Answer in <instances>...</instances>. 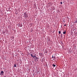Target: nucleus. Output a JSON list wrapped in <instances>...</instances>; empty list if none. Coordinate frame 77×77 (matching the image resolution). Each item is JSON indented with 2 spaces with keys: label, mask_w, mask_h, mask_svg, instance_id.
I'll return each instance as SVG.
<instances>
[{
  "label": "nucleus",
  "mask_w": 77,
  "mask_h": 77,
  "mask_svg": "<svg viewBox=\"0 0 77 77\" xmlns=\"http://www.w3.org/2000/svg\"><path fill=\"white\" fill-rule=\"evenodd\" d=\"M58 33H59V34H60V33H61V31H59L58 32Z\"/></svg>",
  "instance_id": "7"
},
{
  "label": "nucleus",
  "mask_w": 77,
  "mask_h": 77,
  "mask_svg": "<svg viewBox=\"0 0 77 77\" xmlns=\"http://www.w3.org/2000/svg\"><path fill=\"white\" fill-rule=\"evenodd\" d=\"M4 73V72H3V71H1V73H0L1 75H3Z\"/></svg>",
  "instance_id": "2"
},
{
  "label": "nucleus",
  "mask_w": 77,
  "mask_h": 77,
  "mask_svg": "<svg viewBox=\"0 0 77 77\" xmlns=\"http://www.w3.org/2000/svg\"><path fill=\"white\" fill-rule=\"evenodd\" d=\"M36 56H35V55H34V56H33V57H33V58H35V57H36Z\"/></svg>",
  "instance_id": "9"
},
{
  "label": "nucleus",
  "mask_w": 77,
  "mask_h": 77,
  "mask_svg": "<svg viewBox=\"0 0 77 77\" xmlns=\"http://www.w3.org/2000/svg\"><path fill=\"white\" fill-rule=\"evenodd\" d=\"M16 66H16V64H14V67H16Z\"/></svg>",
  "instance_id": "8"
},
{
  "label": "nucleus",
  "mask_w": 77,
  "mask_h": 77,
  "mask_svg": "<svg viewBox=\"0 0 77 77\" xmlns=\"http://www.w3.org/2000/svg\"><path fill=\"white\" fill-rule=\"evenodd\" d=\"M52 66H53V67H55V66H56V65L55 64H53Z\"/></svg>",
  "instance_id": "6"
},
{
  "label": "nucleus",
  "mask_w": 77,
  "mask_h": 77,
  "mask_svg": "<svg viewBox=\"0 0 77 77\" xmlns=\"http://www.w3.org/2000/svg\"><path fill=\"white\" fill-rule=\"evenodd\" d=\"M54 57H53V55L52 56V58H54Z\"/></svg>",
  "instance_id": "17"
},
{
  "label": "nucleus",
  "mask_w": 77,
  "mask_h": 77,
  "mask_svg": "<svg viewBox=\"0 0 77 77\" xmlns=\"http://www.w3.org/2000/svg\"><path fill=\"white\" fill-rule=\"evenodd\" d=\"M37 60V61H38V60Z\"/></svg>",
  "instance_id": "20"
},
{
  "label": "nucleus",
  "mask_w": 77,
  "mask_h": 77,
  "mask_svg": "<svg viewBox=\"0 0 77 77\" xmlns=\"http://www.w3.org/2000/svg\"><path fill=\"white\" fill-rule=\"evenodd\" d=\"M31 56L32 57H33V54H31Z\"/></svg>",
  "instance_id": "5"
},
{
  "label": "nucleus",
  "mask_w": 77,
  "mask_h": 77,
  "mask_svg": "<svg viewBox=\"0 0 77 77\" xmlns=\"http://www.w3.org/2000/svg\"><path fill=\"white\" fill-rule=\"evenodd\" d=\"M36 58V59H38L39 58L38 57H35Z\"/></svg>",
  "instance_id": "13"
},
{
  "label": "nucleus",
  "mask_w": 77,
  "mask_h": 77,
  "mask_svg": "<svg viewBox=\"0 0 77 77\" xmlns=\"http://www.w3.org/2000/svg\"><path fill=\"white\" fill-rule=\"evenodd\" d=\"M64 26H66V24L64 25Z\"/></svg>",
  "instance_id": "16"
},
{
  "label": "nucleus",
  "mask_w": 77,
  "mask_h": 77,
  "mask_svg": "<svg viewBox=\"0 0 77 77\" xmlns=\"http://www.w3.org/2000/svg\"><path fill=\"white\" fill-rule=\"evenodd\" d=\"M20 26V24H18Z\"/></svg>",
  "instance_id": "19"
},
{
  "label": "nucleus",
  "mask_w": 77,
  "mask_h": 77,
  "mask_svg": "<svg viewBox=\"0 0 77 77\" xmlns=\"http://www.w3.org/2000/svg\"><path fill=\"white\" fill-rule=\"evenodd\" d=\"M55 58H56V57L55 56H54V58H53L54 60L55 59Z\"/></svg>",
  "instance_id": "10"
},
{
  "label": "nucleus",
  "mask_w": 77,
  "mask_h": 77,
  "mask_svg": "<svg viewBox=\"0 0 77 77\" xmlns=\"http://www.w3.org/2000/svg\"><path fill=\"white\" fill-rule=\"evenodd\" d=\"M62 34H61V37H62Z\"/></svg>",
  "instance_id": "15"
},
{
  "label": "nucleus",
  "mask_w": 77,
  "mask_h": 77,
  "mask_svg": "<svg viewBox=\"0 0 77 77\" xmlns=\"http://www.w3.org/2000/svg\"><path fill=\"white\" fill-rule=\"evenodd\" d=\"M60 3L61 5H62V3H63L62 2H60Z\"/></svg>",
  "instance_id": "12"
},
{
  "label": "nucleus",
  "mask_w": 77,
  "mask_h": 77,
  "mask_svg": "<svg viewBox=\"0 0 77 77\" xmlns=\"http://www.w3.org/2000/svg\"><path fill=\"white\" fill-rule=\"evenodd\" d=\"M24 17L25 18H27V17H28V15L27 14V13L25 12L24 13Z\"/></svg>",
  "instance_id": "1"
},
{
  "label": "nucleus",
  "mask_w": 77,
  "mask_h": 77,
  "mask_svg": "<svg viewBox=\"0 0 77 77\" xmlns=\"http://www.w3.org/2000/svg\"><path fill=\"white\" fill-rule=\"evenodd\" d=\"M63 34H65L66 33V31H64L63 32Z\"/></svg>",
  "instance_id": "4"
},
{
  "label": "nucleus",
  "mask_w": 77,
  "mask_h": 77,
  "mask_svg": "<svg viewBox=\"0 0 77 77\" xmlns=\"http://www.w3.org/2000/svg\"><path fill=\"white\" fill-rule=\"evenodd\" d=\"M74 23H77V18H76L75 19V21Z\"/></svg>",
  "instance_id": "3"
},
{
  "label": "nucleus",
  "mask_w": 77,
  "mask_h": 77,
  "mask_svg": "<svg viewBox=\"0 0 77 77\" xmlns=\"http://www.w3.org/2000/svg\"><path fill=\"white\" fill-rule=\"evenodd\" d=\"M45 53H47V51Z\"/></svg>",
  "instance_id": "18"
},
{
  "label": "nucleus",
  "mask_w": 77,
  "mask_h": 77,
  "mask_svg": "<svg viewBox=\"0 0 77 77\" xmlns=\"http://www.w3.org/2000/svg\"><path fill=\"white\" fill-rule=\"evenodd\" d=\"M63 22H64V23H65V19L63 20Z\"/></svg>",
  "instance_id": "11"
},
{
  "label": "nucleus",
  "mask_w": 77,
  "mask_h": 77,
  "mask_svg": "<svg viewBox=\"0 0 77 77\" xmlns=\"http://www.w3.org/2000/svg\"><path fill=\"white\" fill-rule=\"evenodd\" d=\"M20 27H22V25L20 24Z\"/></svg>",
  "instance_id": "14"
}]
</instances>
